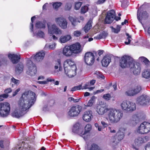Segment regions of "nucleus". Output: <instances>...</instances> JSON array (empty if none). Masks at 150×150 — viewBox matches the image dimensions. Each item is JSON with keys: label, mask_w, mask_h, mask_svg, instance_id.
I'll use <instances>...</instances> for the list:
<instances>
[{"label": "nucleus", "mask_w": 150, "mask_h": 150, "mask_svg": "<svg viewBox=\"0 0 150 150\" xmlns=\"http://www.w3.org/2000/svg\"><path fill=\"white\" fill-rule=\"evenodd\" d=\"M35 95L33 92L26 91L23 93L18 101L19 108L11 113L12 116L17 118L23 116L25 114V112L34 103L36 100Z\"/></svg>", "instance_id": "nucleus-1"}, {"label": "nucleus", "mask_w": 150, "mask_h": 150, "mask_svg": "<svg viewBox=\"0 0 150 150\" xmlns=\"http://www.w3.org/2000/svg\"><path fill=\"white\" fill-rule=\"evenodd\" d=\"M133 59L130 56L125 55L122 57L120 60V66L122 68L129 67L130 68L134 75L139 74L141 71L140 64L138 63L134 64Z\"/></svg>", "instance_id": "nucleus-2"}, {"label": "nucleus", "mask_w": 150, "mask_h": 150, "mask_svg": "<svg viewBox=\"0 0 150 150\" xmlns=\"http://www.w3.org/2000/svg\"><path fill=\"white\" fill-rule=\"evenodd\" d=\"M108 118L112 123H117L122 118L123 114L120 110L111 109L108 112Z\"/></svg>", "instance_id": "nucleus-3"}, {"label": "nucleus", "mask_w": 150, "mask_h": 150, "mask_svg": "<svg viewBox=\"0 0 150 150\" xmlns=\"http://www.w3.org/2000/svg\"><path fill=\"white\" fill-rule=\"evenodd\" d=\"M10 110V104L7 102L0 103V115L2 117H7Z\"/></svg>", "instance_id": "nucleus-4"}, {"label": "nucleus", "mask_w": 150, "mask_h": 150, "mask_svg": "<svg viewBox=\"0 0 150 150\" xmlns=\"http://www.w3.org/2000/svg\"><path fill=\"white\" fill-rule=\"evenodd\" d=\"M122 110L126 111H133L135 110L136 105L134 103L129 101L124 100L121 104Z\"/></svg>", "instance_id": "nucleus-5"}, {"label": "nucleus", "mask_w": 150, "mask_h": 150, "mask_svg": "<svg viewBox=\"0 0 150 150\" xmlns=\"http://www.w3.org/2000/svg\"><path fill=\"white\" fill-rule=\"evenodd\" d=\"M83 59L86 65H92L95 61V56L93 53L91 52H87L85 53Z\"/></svg>", "instance_id": "nucleus-6"}, {"label": "nucleus", "mask_w": 150, "mask_h": 150, "mask_svg": "<svg viewBox=\"0 0 150 150\" xmlns=\"http://www.w3.org/2000/svg\"><path fill=\"white\" fill-rule=\"evenodd\" d=\"M137 132L141 134L147 133L150 131V123L144 122L142 123L138 128Z\"/></svg>", "instance_id": "nucleus-7"}, {"label": "nucleus", "mask_w": 150, "mask_h": 150, "mask_svg": "<svg viewBox=\"0 0 150 150\" xmlns=\"http://www.w3.org/2000/svg\"><path fill=\"white\" fill-rule=\"evenodd\" d=\"M82 108L79 105L72 107L68 112L69 116L72 117L77 116L81 111Z\"/></svg>", "instance_id": "nucleus-8"}, {"label": "nucleus", "mask_w": 150, "mask_h": 150, "mask_svg": "<svg viewBox=\"0 0 150 150\" xmlns=\"http://www.w3.org/2000/svg\"><path fill=\"white\" fill-rule=\"evenodd\" d=\"M64 69L65 74L69 78L72 77L76 74V66H72V67L69 66L68 68H65Z\"/></svg>", "instance_id": "nucleus-9"}, {"label": "nucleus", "mask_w": 150, "mask_h": 150, "mask_svg": "<svg viewBox=\"0 0 150 150\" xmlns=\"http://www.w3.org/2000/svg\"><path fill=\"white\" fill-rule=\"evenodd\" d=\"M74 54L76 55L81 53L83 48L79 42H76L70 45Z\"/></svg>", "instance_id": "nucleus-10"}, {"label": "nucleus", "mask_w": 150, "mask_h": 150, "mask_svg": "<svg viewBox=\"0 0 150 150\" xmlns=\"http://www.w3.org/2000/svg\"><path fill=\"white\" fill-rule=\"evenodd\" d=\"M47 26L48 33L52 35L54 33L55 34H61L62 33V30L56 25L53 24L50 25L47 24Z\"/></svg>", "instance_id": "nucleus-11"}, {"label": "nucleus", "mask_w": 150, "mask_h": 150, "mask_svg": "<svg viewBox=\"0 0 150 150\" xmlns=\"http://www.w3.org/2000/svg\"><path fill=\"white\" fill-rule=\"evenodd\" d=\"M150 99L149 96L146 95H143L138 97L137 99V103L138 104L145 105L149 104Z\"/></svg>", "instance_id": "nucleus-12"}, {"label": "nucleus", "mask_w": 150, "mask_h": 150, "mask_svg": "<svg viewBox=\"0 0 150 150\" xmlns=\"http://www.w3.org/2000/svg\"><path fill=\"white\" fill-rule=\"evenodd\" d=\"M26 65L29 70L28 74L31 76L35 74L37 71L36 67L33 64L32 61L30 59H28Z\"/></svg>", "instance_id": "nucleus-13"}, {"label": "nucleus", "mask_w": 150, "mask_h": 150, "mask_svg": "<svg viewBox=\"0 0 150 150\" xmlns=\"http://www.w3.org/2000/svg\"><path fill=\"white\" fill-rule=\"evenodd\" d=\"M115 12L113 10L108 12L105 19V22L106 23L110 24L114 20Z\"/></svg>", "instance_id": "nucleus-14"}, {"label": "nucleus", "mask_w": 150, "mask_h": 150, "mask_svg": "<svg viewBox=\"0 0 150 150\" xmlns=\"http://www.w3.org/2000/svg\"><path fill=\"white\" fill-rule=\"evenodd\" d=\"M110 109H108L104 105H98L97 107L96 111L100 115H103L106 113Z\"/></svg>", "instance_id": "nucleus-15"}, {"label": "nucleus", "mask_w": 150, "mask_h": 150, "mask_svg": "<svg viewBox=\"0 0 150 150\" xmlns=\"http://www.w3.org/2000/svg\"><path fill=\"white\" fill-rule=\"evenodd\" d=\"M56 23L63 29H66L67 27V20L62 17L56 18L55 19Z\"/></svg>", "instance_id": "nucleus-16"}, {"label": "nucleus", "mask_w": 150, "mask_h": 150, "mask_svg": "<svg viewBox=\"0 0 150 150\" xmlns=\"http://www.w3.org/2000/svg\"><path fill=\"white\" fill-rule=\"evenodd\" d=\"M126 130V128L124 127L120 128L118 132L117 133L118 140L115 142L113 141V142L115 143H117L119 142L120 141L123 139L124 137L125 132Z\"/></svg>", "instance_id": "nucleus-17"}, {"label": "nucleus", "mask_w": 150, "mask_h": 150, "mask_svg": "<svg viewBox=\"0 0 150 150\" xmlns=\"http://www.w3.org/2000/svg\"><path fill=\"white\" fill-rule=\"evenodd\" d=\"M93 117L92 111L88 110L84 112L83 116V119L85 121L89 122L91 120Z\"/></svg>", "instance_id": "nucleus-18"}, {"label": "nucleus", "mask_w": 150, "mask_h": 150, "mask_svg": "<svg viewBox=\"0 0 150 150\" xmlns=\"http://www.w3.org/2000/svg\"><path fill=\"white\" fill-rule=\"evenodd\" d=\"M45 55L44 52L43 51H41L40 52L37 53L35 55L32 56L31 58H33L36 61L40 62L43 59Z\"/></svg>", "instance_id": "nucleus-19"}, {"label": "nucleus", "mask_w": 150, "mask_h": 150, "mask_svg": "<svg viewBox=\"0 0 150 150\" xmlns=\"http://www.w3.org/2000/svg\"><path fill=\"white\" fill-rule=\"evenodd\" d=\"M140 8L137 11V18L139 21L141 23L142 19H145L147 18L148 16V15L146 11H145L139 13Z\"/></svg>", "instance_id": "nucleus-20"}, {"label": "nucleus", "mask_w": 150, "mask_h": 150, "mask_svg": "<svg viewBox=\"0 0 150 150\" xmlns=\"http://www.w3.org/2000/svg\"><path fill=\"white\" fill-rule=\"evenodd\" d=\"M63 54L65 56L69 57L73 54L70 46H67L65 47L63 50Z\"/></svg>", "instance_id": "nucleus-21"}, {"label": "nucleus", "mask_w": 150, "mask_h": 150, "mask_svg": "<svg viewBox=\"0 0 150 150\" xmlns=\"http://www.w3.org/2000/svg\"><path fill=\"white\" fill-rule=\"evenodd\" d=\"M111 57L109 55L105 56L101 61L102 64L103 66H108L111 62Z\"/></svg>", "instance_id": "nucleus-22"}, {"label": "nucleus", "mask_w": 150, "mask_h": 150, "mask_svg": "<svg viewBox=\"0 0 150 150\" xmlns=\"http://www.w3.org/2000/svg\"><path fill=\"white\" fill-rule=\"evenodd\" d=\"M146 141L145 138L141 137H138L134 140V144L136 146L139 147Z\"/></svg>", "instance_id": "nucleus-23"}, {"label": "nucleus", "mask_w": 150, "mask_h": 150, "mask_svg": "<svg viewBox=\"0 0 150 150\" xmlns=\"http://www.w3.org/2000/svg\"><path fill=\"white\" fill-rule=\"evenodd\" d=\"M8 57L11 59V61L13 64L18 63L20 59V55L16 54H9Z\"/></svg>", "instance_id": "nucleus-24"}, {"label": "nucleus", "mask_w": 150, "mask_h": 150, "mask_svg": "<svg viewBox=\"0 0 150 150\" xmlns=\"http://www.w3.org/2000/svg\"><path fill=\"white\" fill-rule=\"evenodd\" d=\"M64 68H68L69 66H76L75 62L71 59H68L65 60L64 62Z\"/></svg>", "instance_id": "nucleus-25"}, {"label": "nucleus", "mask_w": 150, "mask_h": 150, "mask_svg": "<svg viewBox=\"0 0 150 150\" xmlns=\"http://www.w3.org/2000/svg\"><path fill=\"white\" fill-rule=\"evenodd\" d=\"M71 38L70 35H66L64 36H62L59 38L60 42L62 43H64L69 41Z\"/></svg>", "instance_id": "nucleus-26"}, {"label": "nucleus", "mask_w": 150, "mask_h": 150, "mask_svg": "<svg viewBox=\"0 0 150 150\" xmlns=\"http://www.w3.org/2000/svg\"><path fill=\"white\" fill-rule=\"evenodd\" d=\"M23 65L22 64H18L16 66L15 72L17 74L21 73L23 71Z\"/></svg>", "instance_id": "nucleus-27"}, {"label": "nucleus", "mask_w": 150, "mask_h": 150, "mask_svg": "<svg viewBox=\"0 0 150 150\" xmlns=\"http://www.w3.org/2000/svg\"><path fill=\"white\" fill-rule=\"evenodd\" d=\"M92 23V20L91 19H90L83 28L84 30L86 33L87 32L91 29L92 26L91 23Z\"/></svg>", "instance_id": "nucleus-28"}, {"label": "nucleus", "mask_w": 150, "mask_h": 150, "mask_svg": "<svg viewBox=\"0 0 150 150\" xmlns=\"http://www.w3.org/2000/svg\"><path fill=\"white\" fill-rule=\"evenodd\" d=\"M142 77L146 79H150V70L147 69L144 70L142 73Z\"/></svg>", "instance_id": "nucleus-29"}, {"label": "nucleus", "mask_w": 150, "mask_h": 150, "mask_svg": "<svg viewBox=\"0 0 150 150\" xmlns=\"http://www.w3.org/2000/svg\"><path fill=\"white\" fill-rule=\"evenodd\" d=\"M110 28L112 32L115 33H117L120 31L121 26L120 25H117L116 28H114L112 26H111Z\"/></svg>", "instance_id": "nucleus-30"}, {"label": "nucleus", "mask_w": 150, "mask_h": 150, "mask_svg": "<svg viewBox=\"0 0 150 150\" xmlns=\"http://www.w3.org/2000/svg\"><path fill=\"white\" fill-rule=\"evenodd\" d=\"M95 97L93 96L91 98V99L88 102L87 105H85L87 107H91L92 106L95 101Z\"/></svg>", "instance_id": "nucleus-31"}, {"label": "nucleus", "mask_w": 150, "mask_h": 150, "mask_svg": "<svg viewBox=\"0 0 150 150\" xmlns=\"http://www.w3.org/2000/svg\"><path fill=\"white\" fill-rule=\"evenodd\" d=\"M59 68V71H62V68L61 67V60L59 59L56 61V64L54 66V68L55 69H57Z\"/></svg>", "instance_id": "nucleus-32"}, {"label": "nucleus", "mask_w": 150, "mask_h": 150, "mask_svg": "<svg viewBox=\"0 0 150 150\" xmlns=\"http://www.w3.org/2000/svg\"><path fill=\"white\" fill-rule=\"evenodd\" d=\"M89 150H101L100 147L95 144H92Z\"/></svg>", "instance_id": "nucleus-33"}, {"label": "nucleus", "mask_w": 150, "mask_h": 150, "mask_svg": "<svg viewBox=\"0 0 150 150\" xmlns=\"http://www.w3.org/2000/svg\"><path fill=\"white\" fill-rule=\"evenodd\" d=\"M79 125H80L79 123H76L75 124L72 129V132L74 133H76L78 132V129L80 128Z\"/></svg>", "instance_id": "nucleus-34"}, {"label": "nucleus", "mask_w": 150, "mask_h": 150, "mask_svg": "<svg viewBox=\"0 0 150 150\" xmlns=\"http://www.w3.org/2000/svg\"><path fill=\"white\" fill-rule=\"evenodd\" d=\"M95 87H91L89 83H87L82 86V89H88L90 91H92Z\"/></svg>", "instance_id": "nucleus-35"}, {"label": "nucleus", "mask_w": 150, "mask_h": 150, "mask_svg": "<svg viewBox=\"0 0 150 150\" xmlns=\"http://www.w3.org/2000/svg\"><path fill=\"white\" fill-rule=\"evenodd\" d=\"M135 95L139 93L142 90V87L140 85H137L133 88Z\"/></svg>", "instance_id": "nucleus-36"}, {"label": "nucleus", "mask_w": 150, "mask_h": 150, "mask_svg": "<svg viewBox=\"0 0 150 150\" xmlns=\"http://www.w3.org/2000/svg\"><path fill=\"white\" fill-rule=\"evenodd\" d=\"M92 126L91 124H87L85 127V132L84 133L86 134V133H88L91 130Z\"/></svg>", "instance_id": "nucleus-37"}, {"label": "nucleus", "mask_w": 150, "mask_h": 150, "mask_svg": "<svg viewBox=\"0 0 150 150\" xmlns=\"http://www.w3.org/2000/svg\"><path fill=\"white\" fill-rule=\"evenodd\" d=\"M52 81H54V79H52L51 78H48L47 79V81H38V83L40 84H45L47 83L48 81L51 82Z\"/></svg>", "instance_id": "nucleus-38"}, {"label": "nucleus", "mask_w": 150, "mask_h": 150, "mask_svg": "<svg viewBox=\"0 0 150 150\" xmlns=\"http://www.w3.org/2000/svg\"><path fill=\"white\" fill-rule=\"evenodd\" d=\"M76 133L78 134L80 136L82 137L84 139H85V135L86 134L84 133L83 129L80 128Z\"/></svg>", "instance_id": "nucleus-39"}, {"label": "nucleus", "mask_w": 150, "mask_h": 150, "mask_svg": "<svg viewBox=\"0 0 150 150\" xmlns=\"http://www.w3.org/2000/svg\"><path fill=\"white\" fill-rule=\"evenodd\" d=\"M34 34L35 35H36L38 38H44L45 36L44 33L40 30L39 31L38 33H35Z\"/></svg>", "instance_id": "nucleus-40"}, {"label": "nucleus", "mask_w": 150, "mask_h": 150, "mask_svg": "<svg viewBox=\"0 0 150 150\" xmlns=\"http://www.w3.org/2000/svg\"><path fill=\"white\" fill-rule=\"evenodd\" d=\"M125 94L126 95L129 96H133L136 95L133 89L129 90L126 91Z\"/></svg>", "instance_id": "nucleus-41"}, {"label": "nucleus", "mask_w": 150, "mask_h": 150, "mask_svg": "<svg viewBox=\"0 0 150 150\" xmlns=\"http://www.w3.org/2000/svg\"><path fill=\"white\" fill-rule=\"evenodd\" d=\"M35 26L38 28H44L45 27V24L40 21L36 23Z\"/></svg>", "instance_id": "nucleus-42"}, {"label": "nucleus", "mask_w": 150, "mask_h": 150, "mask_svg": "<svg viewBox=\"0 0 150 150\" xmlns=\"http://www.w3.org/2000/svg\"><path fill=\"white\" fill-rule=\"evenodd\" d=\"M126 35L127 37L126 39V41L125 42V43L126 45H128L130 43L131 40H132L131 36L128 33H126Z\"/></svg>", "instance_id": "nucleus-43"}, {"label": "nucleus", "mask_w": 150, "mask_h": 150, "mask_svg": "<svg viewBox=\"0 0 150 150\" xmlns=\"http://www.w3.org/2000/svg\"><path fill=\"white\" fill-rule=\"evenodd\" d=\"M62 4L60 2H55L54 3L53 5V6L55 9H57L58 8L60 7Z\"/></svg>", "instance_id": "nucleus-44"}, {"label": "nucleus", "mask_w": 150, "mask_h": 150, "mask_svg": "<svg viewBox=\"0 0 150 150\" xmlns=\"http://www.w3.org/2000/svg\"><path fill=\"white\" fill-rule=\"evenodd\" d=\"M111 97V95L110 93H107L104 95L103 98L105 100L108 101L110 100Z\"/></svg>", "instance_id": "nucleus-45"}, {"label": "nucleus", "mask_w": 150, "mask_h": 150, "mask_svg": "<svg viewBox=\"0 0 150 150\" xmlns=\"http://www.w3.org/2000/svg\"><path fill=\"white\" fill-rule=\"evenodd\" d=\"M82 85H80L78 86H75L72 88L71 89V91H74L76 90H80L81 89H82Z\"/></svg>", "instance_id": "nucleus-46"}, {"label": "nucleus", "mask_w": 150, "mask_h": 150, "mask_svg": "<svg viewBox=\"0 0 150 150\" xmlns=\"http://www.w3.org/2000/svg\"><path fill=\"white\" fill-rule=\"evenodd\" d=\"M24 150H34V149L30 145L27 144H25L24 148Z\"/></svg>", "instance_id": "nucleus-47"}, {"label": "nucleus", "mask_w": 150, "mask_h": 150, "mask_svg": "<svg viewBox=\"0 0 150 150\" xmlns=\"http://www.w3.org/2000/svg\"><path fill=\"white\" fill-rule=\"evenodd\" d=\"M82 4V3L81 2H76L75 3V9L76 10H78L81 6Z\"/></svg>", "instance_id": "nucleus-48"}, {"label": "nucleus", "mask_w": 150, "mask_h": 150, "mask_svg": "<svg viewBox=\"0 0 150 150\" xmlns=\"http://www.w3.org/2000/svg\"><path fill=\"white\" fill-rule=\"evenodd\" d=\"M88 7L86 6H82L81 10V13H84L88 11Z\"/></svg>", "instance_id": "nucleus-49"}, {"label": "nucleus", "mask_w": 150, "mask_h": 150, "mask_svg": "<svg viewBox=\"0 0 150 150\" xmlns=\"http://www.w3.org/2000/svg\"><path fill=\"white\" fill-rule=\"evenodd\" d=\"M69 21L72 24L75 26L76 25V19L71 16H69Z\"/></svg>", "instance_id": "nucleus-50"}, {"label": "nucleus", "mask_w": 150, "mask_h": 150, "mask_svg": "<svg viewBox=\"0 0 150 150\" xmlns=\"http://www.w3.org/2000/svg\"><path fill=\"white\" fill-rule=\"evenodd\" d=\"M11 81L14 84L16 85H18L20 83V81L19 80L16 79L13 77H12L11 79Z\"/></svg>", "instance_id": "nucleus-51"}, {"label": "nucleus", "mask_w": 150, "mask_h": 150, "mask_svg": "<svg viewBox=\"0 0 150 150\" xmlns=\"http://www.w3.org/2000/svg\"><path fill=\"white\" fill-rule=\"evenodd\" d=\"M35 16H34L32 17L31 18V22L30 23V29L31 30V32H33V21L35 20Z\"/></svg>", "instance_id": "nucleus-52"}, {"label": "nucleus", "mask_w": 150, "mask_h": 150, "mask_svg": "<svg viewBox=\"0 0 150 150\" xmlns=\"http://www.w3.org/2000/svg\"><path fill=\"white\" fill-rule=\"evenodd\" d=\"M73 34L74 36L78 37H79L81 35V33L80 31L76 30L74 31Z\"/></svg>", "instance_id": "nucleus-53"}, {"label": "nucleus", "mask_w": 150, "mask_h": 150, "mask_svg": "<svg viewBox=\"0 0 150 150\" xmlns=\"http://www.w3.org/2000/svg\"><path fill=\"white\" fill-rule=\"evenodd\" d=\"M71 6L72 4L71 3H67L65 5V9L66 10H69L71 9Z\"/></svg>", "instance_id": "nucleus-54"}, {"label": "nucleus", "mask_w": 150, "mask_h": 150, "mask_svg": "<svg viewBox=\"0 0 150 150\" xmlns=\"http://www.w3.org/2000/svg\"><path fill=\"white\" fill-rule=\"evenodd\" d=\"M142 59V60L143 62H144L145 64L147 65L149 64V60L146 58L142 57H141Z\"/></svg>", "instance_id": "nucleus-55"}, {"label": "nucleus", "mask_w": 150, "mask_h": 150, "mask_svg": "<svg viewBox=\"0 0 150 150\" xmlns=\"http://www.w3.org/2000/svg\"><path fill=\"white\" fill-rule=\"evenodd\" d=\"M4 142L2 140L0 141V150H4L5 146L4 144Z\"/></svg>", "instance_id": "nucleus-56"}, {"label": "nucleus", "mask_w": 150, "mask_h": 150, "mask_svg": "<svg viewBox=\"0 0 150 150\" xmlns=\"http://www.w3.org/2000/svg\"><path fill=\"white\" fill-rule=\"evenodd\" d=\"M95 74H96L98 76H99L102 79H104L105 78L104 76L102 75L101 73L98 71H96L95 72Z\"/></svg>", "instance_id": "nucleus-57"}, {"label": "nucleus", "mask_w": 150, "mask_h": 150, "mask_svg": "<svg viewBox=\"0 0 150 150\" xmlns=\"http://www.w3.org/2000/svg\"><path fill=\"white\" fill-rule=\"evenodd\" d=\"M133 121H135L136 123L139 122V118L136 115H134L133 116Z\"/></svg>", "instance_id": "nucleus-58"}, {"label": "nucleus", "mask_w": 150, "mask_h": 150, "mask_svg": "<svg viewBox=\"0 0 150 150\" xmlns=\"http://www.w3.org/2000/svg\"><path fill=\"white\" fill-rule=\"evenodd\" d=\"M12 91L11 89L9 88L5 89L4 90V92L8 94L9 93H11Z\"/></svg>", "instance_id": "nucleus-59"}, {"label": "nucleus", "mask_w": 150, "mask_h": 150, "mask_svg": "<svg viewBox=\"0 0 150 150\" xmlns=\"http://www.w3.org/2000/svg\"><path fill=\"white\" fill-rule=\"evenodd\" d=\"M56 44L55 43H53L52 44L50 45L49 46V48L53 50L55 47Z\"/></svg>", "instance_id": "nucleus-60"}, {"label": "nucleus", "mask_w": 150, "mask_h": 150, "mask_svg": "<svg viewBox=\"0 0 150 150\" xmlns=\"http://www.w3.org/2000/svg\"><path fill=\"white\" fill-rule=\"evenodd\" d=\"M100 34L101 35L102 37V38H105L107 35V34L104 31L100 33Z\"/></svg>", "instance_id": "nucleus-61"}, {"label": "nucleus", "mask_w": 150, "mask_h": 150, "mask_svg": "<svg viewBox=\"0 0 150 150\" xmlns=\"http://www.w3.org/2000/svg\"><path fill=\"white\" fill-rule=\"evenodd\" d=\"M108 129L111 133H115L116 132L115 130L113 128L109 127L108 128Z\"/></svg>", "instance_id": "nucleus-62"}, {"label": "nucleus", "mask_w": 150, "mask_h": 150, "mask_svg": "<svg viewBox=\"0 0 150 150\" xmlns=\"http://www.w3.org/2000/svg\"><path fill=\"white\" fill-rule=\"evenodd\" d=\"M0 95L4 99L6 98L8 96V94H7V93H6L2 94Z\"/></svg>", "instance_id": "nucleus-63"}, {"label": "nucleus", "mask_w": 150, "mask_h": 150, "mask_svg": "<svg viewBox=\"0 0 150 150\" xmlns=\"http://www.w3.org/2000/svg\"><path fill=\"white\" fill-rule=\"evenodd\" d=\"M146 150H150V143L147 144L145 146Z\"/></svg>", "instance_id": "nucleus-64"}]
</instances>
